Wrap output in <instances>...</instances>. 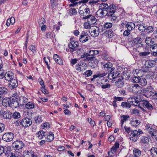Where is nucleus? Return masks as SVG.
<instances>
[{"instance_id":"obj_1","label":"nucleus","mask_w":157,"mask_h":157,"mask_svg":"<svg viewBox=\"0 0 157 157\" xmlns=\"http://www.w3.org/2000/svg\"><path fill=\"white\" fill-rule=\"evenodd\" d=\"M117 9V6L114 5H110L107 9L106 15L110 17L111 20L114 21L117 19V17L115 14Z\"/></svg>"},{"instance_id":"obj_2","label":"nucleus","mask_w":157,"mask_h":157,"mask_svg":"<svg viewBox=\"0 0 157 157\" xmlns=\"http://www.w3.org/2000/svg\"><path fill=\"white\" fill-rule=\"evenodd\" d=\"M143 133V132L140 129H139L138 130H132L129 135L130 139L133 142H136L139 139L140 135Z\"/></svg>"},{"instance_id":"obj_3","label":"nucleus","mask_w":157,"mask_h":157,"mask_svg":"<svg viewBox=\"0 0 157 157\" xmlns=\"http://www.w3.org/2000/svg\"><path fill=\"white\" fill-rule=\"evenodd\" d=\"M108 78L112 80L116 78L120 74V72L116 70L114 68H112L108 71Z\"/></svg>"},{"instance_id":"obj_4","label":"nucleus","mask_w":157,"mask_h":157,"mask_svg":"<svg viewBox=\"0 0 157 157\" xmlns=\"http://www.w3.org/2000/svg\"><path fill=\"white\" fill-rule=\"evenodd\" d=\"M68 52H72L77 50V48L79 46V43L76 41H71L68 45Z\"/></svg>"},{"instance_id":"obj_5","label":"nucleus","mask_w":157,"mask_h":157,"mask_svg":"<svg viewBox=\"0 0 157 157\" xmlns=\"http://www.w3.org/2000/svg\"><path fill=\"white\" fill-rule=\"evenodd\" d=\"M10 106L12 108H16L19 106L18 99L15 97H11L10 100Z\"/></svg>"},{"instance_id":"obj_6","label":"nucleus","mask_w":157,"mask_h":157,"mask_svg":"<svg viewBox=\"0 0 157 157\" xmlns=\"http://www.w3.org/2000/svg\"><path fill=\"white\" fill-rule=\"evenodd\" d=\"M128 102L131 104L138 106L143 111H145L144 109L140 106V103L136 98H130L128 99Z\"/></svg>"},{"instance_id":"obj_7","label":"nucleus","mask_w":157,"mask_h":157,"mask_svg":"<svg viewBox=\"0 0 157 157\" xmlns=\"http://www.w3.org/2000/svg\"><path fill=\"white\" fill-rule=\"evenodd\" d=\"M131 90L134 93H143L144 88L141 87L138 84H134L132 86Z\"/></svg>"},{"instance_id":"obj_8","label":"nucleus","mask_w":157,"mask_h":157,"mask_svg":"<svg viewBox=\"0 0 157 157\" xmlns=\"http://www.w3.org/2000/svg\"><path fill=\"white\" fill-rule=\"evenodd\" d=\"M146 129L152 136H157V131L155 130L151 126V125L148 124L146 125Z\"/></svg>"},{"instance_id":"obj_9","label":"nucleus","mask_w":157,"mask_h":157,"mask_svg":"<svg viewBox=\"0 0 157 157\" xmlns=\"http://www.w3.org/2000/svg\"><path fill=\"white\" fill-rule=\"evenodd\" d=\"M89 32L92 36L96 37L98 36L99 33L98 28L96 26H92L90 28Z\"/></svg>"},{"instance_id":"obj_10","label":"nucleus","mask_w":157,"mask_h":157,"mask_svg":"<svg viewBox=\"0 0 157 157\" xmlns=\"http://www.w3.org/2000/svg\"><path fill=\"white\" fill-rule=\"evenodd\" d=\"M13 137V134L12 133H6L3 135L2 139L6 142H9L12 140Z\"/></svg>"},{"instance_id":"obj_11","label":"nucleus","mask_w":157,"mask_h":157,"mask_svg":"<svg viewBox=\"0 0 157 157\" xmlns=\"http://www.w3.org/2000/svg\"><path fill=\"white\" fill-rule=\"evenodd\" d=\"M82 18L83 19H87V21L92 24H95L97 21V19L95 17L92 15L83 17Z\"/></svg>"},{"instance_id":"obj_12","label":"nucleus","mask_w":157,"mask_h":157,"mask_svg":"<svg viewBox=\"0 0 157 157\" xmlns=\"http://www.w3.org/2000/svg\"><path fill=\"white\" fill-rule=\"evenodd\" d=\"M87 64L83 62H80L76 66V69L79 72L83 71L86 69Z\"/></svg>"},{"instance_id":"obj_13","label":"nucleus","mask_w":157,"mask_h":157,"mask_svg":"<svg viewBox=\"0 0 157 157\" xmlns=\"http://www.w3.org/2000/svg\"><path fill=\"white\" fill-rule=\"evenodd\" d=\"M32 123V121L28 118H25L21 121V124L24 127H25L29 126Z\"/></svg>"},{"instance_id":"obj_14","label":"nucleus","mask_w":157,"mask_h":157,"mask_svg":"<svg viewBox=\"0 0 157 157\" xmlns=\"http://www.w3.org/2000/svg\"><path fill=\"white\" fill-rule=\"evenodd\" d=\"M23 143L22 141L16 140L12 144V147L17 150H19L23 148Z\"/></svg>"},{"instance_id":"obj_15","label":"nucleus","mask_w":157,"mask_h":157,"mask_svg":"<svg viewBox=\"0 0 157 157\" xmlns=\"http://www.w3.org/2000/svg\"><path fill=\"white\" fill-rule=\"evenodd\" d=\"M18 85L17 81L14 79H12V80L10 81V82L8 84V87L11 90L16 88Z\"/></svg>"},{"instance_id":"obj_16","label":"nucleus","mask_w":157,"mask_h":157,"mask_svg":"<svg viewBox=\"0 0 157 157\" xmlns=\"http://www.w3.org/2000/svg\"><path fill=\"white\" fill-rule=\"evenodd\" d=\"M140 103L145 108H147L149 110H152L153 109V106L149 103V101L147 100H143L140 101Z\"/></svg>"},{"instance_id":"obj_17","label":"nucleus","mask_w":157,"mask_h":157,"mask_svg":"<svg viewBox=\"0 0 157 157\" xmlns=\"http://www.w3.org/2000/svg\"><path fill=\"white\" fill-rule=\"evenodd\" d=\"M89 36V35L85 32H82L79 37V40L82 43H84L88 40Z\"/></svg>"},{"instance_id":"obj_18","label":"nucleus","mask_w":157,"mask_h":157,"mask_svg":"<svg viewBox=\"0 0 157 157\" xmlns=\"http://www.w3.org/2000/svg\"><path fill=\"white\" fill-rule=\"evenodd\" d=\"M89 59L90 60L89 64L91 67H94L96 66L99 62V60L95 57H91Z\"/></svg>"},{"instance_id":"obj_19","label":"nucleus","mask_w":157,"mask_h":157,"mask_svg":"<svg viewBox=\"0 0 157 157\" xmlns=\"http://www.w3.org/2000/svg\"><path fill=\"white\" fill-rule=\"evenodd\" d=\"M145 42L147 45L150 46L151 47H152L156 44L155 43V39L151 37L147 38L145 40Z\"/></svg>"},{"instance_id":"obj_20","label":"nucleus","mask_w":157,"mask_h":157,"mask_svg":"<svg viewBox=\"0 0 157 157\" xmlns=\"http://www.w3.org/2000/svg\"><path fill=\"white\" fill-rule=\"evenodd\" d=\"M112 23L110 22H106L105 23L103 26L102 30L101 31L102 32V34H104L107 32V30L108 29L111 28L112 26Z\"/></svg>"},{"instance_id":"obj_21","label":"nucleus","mask_w":157,"mask_h":157,"mask_svg":"<svg viewBox=\"0 0 157 157\" xmlns=\"http://www.w3.org/2000/svg\"><path fill=\"white\" fill-rule=\"evenodd\" d=\"M13 73L11 71H8L6 72L5 74V79L8 81H10L12 80L13 78Z\"/></svg>"},{"instance_id":"obj_22","label":"nucleus","mask_w":157,"mask_h":157,"mask_svg":"<svg viewBox=\"0 0 157 157\" xmlns=\"http://www.w3.org/2000/svg\"><path fill=\"white\" fill-rule=\"evenodd\" d=\"M47 136L45 137L46 140L47 142H50L52 141L54 139V135L53 133L51 132L47 133Z\"/></svg>"},{"instance_id":"obj_23","label":"nucleus","mask_w":157,"mask_h":157,"mask_svg":"<svg viewBox=\"0 0 157 157\" xmlns=\"http://www.w3.org/2000/svg\"><path fill=\"white\" fill-rule=\"evenodd\" d=\"M119 79L116 82V85L118 88H121L124 85V82L123 81V78L122 76H119Z\"/></svg>"},{"instance_id":"obj_24","label":"nucleus","mask_w":157,"mask_h":157,"mask_svg":"<svg viewBox=\"0 0 157 157\" xmlns=\"http://www.w3.org/2000/svg\"><path fill=\"white\" fill-rule=\"evenodd\" d=\"M144 71L142 70L137 69L133 71V74L134 76L137 75V77H141L143 75Z\"/></svg>"},{"instance_id":"obj_25","label":"nucleus","mask_w":157,"mask_h":157,"mask_svg":"<svg viewBox=\"0 0 157 157\" xmlns=\"http://www.w3.org/2000/svg\"><path fill=\"white\" fill-rule=\"evenodd\" d=\"M150 49L152 52L151 54L154 56H157V44L151 47Z\"/></svg>"},{"instance_id":"obj_26","label":"nucleus","mask_w":157,"mask_h":157,"mask_svg":"<svg viewBox=\"0 0 157 157\" xmlns=\"http://www.w3.org/2000/svg\"><path fill=\"white\" fill-rule=\"evenodd\" d=\"M33 155L34 153L32 151H25L23 152V157H33Z\"/></svg>"},{"instance_id":"obj_27","label":"nucleus","mask_w":157,"mask_h":157,"mask_svg":"<svg viewBox=\"0 0 157 157\" xmlns=\"http://www.w3.org/2000/svg\"><path fill=\"white\" fill-rule=\"evenodd\" d=\"M54 59L56 62L59 64H62L63 62L62 59H61L59 56L57 54H54L53 56Z\"/></svg>"},{"instance_id":"obj_28","label":"nucleus","mask_w":157,"mask_h":157,"mask_svg":"<svg viewBox=\"0 0 157 157\" xmlns=\"http://www.w3.org/2000/svg\"><path fill=\"white\" fill-rule=\"evenodd\" d=\"M103 65V68L105 70H107L108 71H109V70L112 68V64L109 62H108L106 63H102Z\"/></svg>"},{"instance_id":"obj_29","label":"nucleus","mask_w":157,"mask_h":157,"mask_svg":"<svg viewBox=\"0 0 157 157\" xmlns=\"http://www.w3.org/2000/svg\"><path fill=\"white\" fill-rule=\"evenodd\" d=\"M11 113L10 111H4L2 113L3 118L6 119H10L11 117Z\"/></svg>"},{"instance_id":"obj_30","label":"nucleus","mask_w":157,"mask_h":157,"mask_svg":"<svg viewBox=\"0 0 157 157\" xmlns=\"http://www.w3.org/2000/svg\"><path fill=\"white\" fill-rule=\"evenodd\" d=\"M109 6L107 4L105 3H102L100 5L99 9L106 13Z\"/></svg>"},{"instance_id":"obj_31","label":"nucleus","mask_w":157,"mask_h":157,"mask_svg":"<svg viewBox=\"0 0 157 157\" xmlns=\"http://www.w3.org/2000/svg\"><path fill=\"white\" fill-rule=\"evenodd\" d=\"M131 124L133 126H137L140 123V121L137 120L136 118H133L131 121Z\"/></svg>"},{"instance_id":"obj_32","label":"nucleus","mask_w":157,"mask_h":157,"mask_svg":"<svg viewBox=\"0 0 157 157\" xmlns=\"http://www.w3.org/2000/svg\"><path fill=\"white\" fill-rule=\"evenodd\" d=\"M155 59L154 60H147L146 61L145 64L148 67H152L154 66L155 64Z\"/></svg>"},{"instance_id":"obj_33","label":"nucleus","mask_w":157,"mask_h":157,"mask_svg":"<svg viewBox=\"0 0 157 157\" xmlns=\"http://www.w3.org/2000/svg\"><path fill=\"white\" fill-rule=\"evenodd\" d=\"M151 155L153 157H157V148L152 147L150 150Z\"/></svg>"},{"instance_id":"obj_34","label":"nucleus","mask_w":157,"mask_h":157,"mask_svg":"<svg viewBox=\"0 0 157 157\" xmlns=\"http://www.w3.org/2000/svg\"><path fill=\"white\" fill-rule=\"evenodd\" d=\"M128 30L131 31L134 29L135 27V25L132 22H128L126 25Z\"/></svg>"},{"instance_id":"obj_35","label":"nucleus","mask_w":157,"mask_h":157,"mask_svg":"<svg viewBox=\"0 0 157 157\" xmlns=\"http://www.w3.org/2000/svg\"><path fill=\"white\" fill-rule=\"evenodd\" d=\"M119 144L118 142H116L114 144V146H113L111 148V151L112 154L115 153L117 149L119 147Z\"/></svg>"},{"instance_id":"obj_36","label":"nucleus","mask_w":157,"mask_h":157,"mask_svg":"<svg viewBox=\"0 0 157 157\" xmlns=\"http://www.w3.org/2000/svg\"><path fill=\"white\" fill-rule=\"evenodd\" d=\"M47 133L43 131H40L37 133V137L39 139H42L43 137L46 136Z\"/></svg>"},{"instance_id":"obj_37","label":"nucleus","mask_w":157,"mask_h":157,"mask_svg":"<svg viewBox=\"0 0 157 157\" xmlns=\"http://www.w3.org/2000/svg\"><path fill=\"white\" fill-rule=\"evenodd\" d=\"M133 154L135 157H139L141 155V151L138 149L134 148L133 150Z\"/></svg>"},{"instance_id":"obj_38","label":"nucleus","mask_w":157,"mask_h":157,"mask_svg":"<svg viewBox=\"0 0 157 157\" xmlns=\"http://www.w3.org/2000/svg\"><path fill=\"white\" fill-rule=\"evenodd\" d=\"M7 89L4 87H0V94L2 96L6 94L8 92Z\"/></svg>"},{"instance_id":"obj_39","label":"nucleus","mask_w":157,"mask_h":157,"mask_svg":"<svg viewBox=\"0 0 157 157\" xmlns=\"http://www.w3.org/2000/svg\"><path fill=\"white\" fill-rule=\"evenodd\" d=\"M20 105H23L28 101V99L24 97H20L19 99Z\"/></svg>"},{"instance_id":"obj_40","label":"nucleus","mask_w":157,"mask_h":157,"mask_svg":"<svg viewBox=\"0 0 157 157\" xmlns=\"http://www.w3.org/2000/svg\"><path fill=\"white\" fill-rule=\"evenodd\" d=\"M107 75L106 73H98L97 75H94L93 76V77L91 78V80L93 81L95 79L98 77H102L105 76Z\"/></svg>"},{"instance_id":"obj_41","label":"nucleus","mask_w":157,"mask_h":157,"mask_svg":"<svg viewBox=\"0 0 157 157\" xmlns=\"http://www.w3.org/2000/svg\"><path fill=\"white\" fill-rule=\"evenodd\" d=\"M129 117V116L128 115H123L121 116V123L122 127L124 122L127 121Z\"/></svg>"},{"instance_id":"obj_42","label":"nucleus","mask_w":157,"mask_h":157,"mask_svg":"<svg viewBox=\"0 0 157 157\" xmlns=\"http://www.w3.org/2000/svg\"><path fill=\"white\" fill-rule=\"evenodd\" d=\"M10 98H6V99H4L2 101V104L4 106H7V105L8 106H10Z\"/></svg>"},{"instance_id":"obj_43","label":"nucleus","mask_w":157,"mask_h":157,"mask_svg":"<svg viewBox=\"0 0 157 157\" xmlns=\"http://www.w3.org/2000/svg\"><path fill=\"white\" fill-rule=\"evenodd\" d=\"M139 83L142 86H144L147 84V82L146 80L144 78H140Z\"/></svg>"},{"instance_id":"obj_44","label":"nucleus","mask_w":157,"mask_h":157,"mask_svg":"<svg viewBox=\"0 0 157 157\" xmlns=\"http://www.w3.org/2000/svg\"><path fill=\"white\" fill-rule=\"evenodd\" d=\"M133 41L136 44H141L142 42L141 39L140 37L134 38Z\"/></svg>"},{"instance_id":"obj_45","label":"nucleus","mask_w":157,"mask_h":157,"mask_svg":"<svg viewBox=\"0 0 157 157\" xmlns=\"http://www.w3.org/2000/svg\"><path fill=\"white\" fill-rule=\"evenodd\" d=\"M25 107L29 109H31L34 108V105L32 102H29L26 104Z\"/></svg>"},{"instance_id":"obj_46","label":"nucleus","mask_w":157,"mask_h":157,"mask_svg":"<svg viewBox=\"0 0 157 157\" xmlns=\"http://www.w3.org/2000/svg\"><path fill=\"white\" fill-rule=\"evenodd\" d=\"M153 89V87L151 86H149L146 89L144 88L143 93H148L152 91Z\"/></svg>"},{"instance_id":"obj_47","label":"nucleus","mask_w":157,"mask_h":157,"mask_svg":"<svg viewBox=\"0 0 157 157\" xmlns=\"http://www.w3.org/2000/svg\"><path fill=\"white\" fill-rule=\"evenodd\" d=\"M83 56V57L82 56V58L84 57L85 56H94V50H90L88 53L85 52Z\"/></svg>"},{"instance_id":"obj_48","label":"nucleus","mask_w":157,"mask_h":157,"mask_svg":"<svg viewBox=\"0 0 157 157\" xmlns=\"http://www.w3.org/2000/svg\"><path fill=\"white\" fill-rule=\"evenodd\" d=\"M4 149V152L5 154H8L10 151V147L8 146H5L4 147H3Z\"/></svg>"},{"instance_id":"obj_49","label":"nucleus","mask_w":157,"mask_h":157,"mask_svg":"<svg viewBox=\"0 0 157 157\" xmlns=\"http://www.w3.org/2000/svg\"><path fill=\"white\" fill-rule=\"evenodd\" d=\"M92 74V71L90 70H87L83 73L84 75L86 76V77H88L90 76Z\"/></svg>"},{"instance_id":"obj_50","label":"nucleus","mask_w":157,"mask_h":157,"mask_svg":"<svg viewBox=\"0 0 157 157\" xmlns=\"http://www.w3.org/2000/svg\"><path fill=\"white\" fill-rule=\"evenodd\" d=\"M146 27L144 25V24L143 25L140 24L138 26V29L140 31L143 32L146 29Z\"/></svg>"},{"instance_id":"obj_51","label":"nucleus","mask_w":157,"mask_h":157,"mask_svg":"<svg viewBox=\"0 0 157 157\" xmlns=\"http://www.w3.org/2000/svg\"><path fill=\"white\" fill-rule=\"evenodd\" d=\"M12 116L14 119H18L21 116L20 113L17 112H15L13 113Z\"/></svg>"},{"instance_id":"obj_52","label":"nucleus","mask_w":157,"mask_h":157,"mask_svg":"<svg viewBox=\"0 0 157 157\" xmlns=\"http://www.w3.org/2000/svg\"><path fill=\"white\" fill-rule=\"evenodd\" d=\"M83 6H81L80 7L79 9V13L82 16H83V17L86 16L84 14V12L83 11V10H84V8H83Z\"/></svg>"},{"instance_id":"obj_53","label":"nucleus","mask_w":157,"mask_h":157,"mask_svg":"<svg viewBox=\"0 0 157 157\" xmlns=\"http://www.w3.org/2000/svg\"><path fill=\"white\" fill-rule=\"evenodd\" d=\"M97 13L98 15H100L101 16L105 14L106 15V12L100 9L97 11Z\"/></svg>"},{"instance_id":"obj_54","label":"nucleus","mask_w":157,"mask_h":157,"mask_svg":"<svg viewBox=\"0 0 157 157\" xmlns=\"http://www.w3.org/2000/svg\"><path fill=\"white\" fill-rule=\"evenodd\" d=\"M148 141V138L145 136H142L141 139V143L145 144L147 143Z\"/></svg>"},{"instance_id":"obj_55","label":"nucleus","mask_w":157,"mask_h":157,"mask_svg":"<svg viewBox=\"0 0 157 157\" xmlns=\"http://www.w3.org/2000/svg\"><path fill=\"white\" fill-rule=\"evenodd\" d=\"M150 53V52L147 51L140 52L139 53V55L141 56H145L149 55Z\"/></svg>"},{"instance_id":"obj_56","label":"nucleus","mask_w":157,"mask_h":157,"mask_svg":"<svg viewBox=\"0 0 157 157\" xmlns=\"http://www.w3.org/2000/svg\"><path fill=\"white\" fill-rule=\"evenodd\" d=\"M45 20L43 18H41L39 19L38 23L39 25L40 26L44 24L45 22Z\"/></svg>"},{"instance_id":"obj_57","label":"nucleus","mask_w":157,"mask_h":157,"mask_svg":"<svg viewBox=\"0 0 157 157\" xmlns=\"http://www.w3.org/2000/svg\"><path fill=\"white\" fill-rule=\"evenodd\" d=\"M153 28L151 26H149L146 28V29L148 33H150L153 31Z\"/></svg>"},{"instance_id":"obj_58","label":"nucleus","mask_w":157,"mask_h":157,"mask_svg":"<svg viewBox=\"0 0 157 157\" xmlns=\"http://www.w3.org/2000/svg\"><path fill=\"white\" fill-rule=\"evenodd\" d=\"M69 12L72 15H75L77 13V12L76 9L71 8Z\"/></svg>"},{"instance_id":"obj_59","label":"nucleus","mask_w":157,"mask_h":157,"mask_svg":"<svg viewBox=\"0 0 157 157\" xmlns=\"http://www.w3.org/2000/svg\"><path fill=\"white\" fill-rule=\"evenodd\" d=\"M4 130V124L2 123H0V133L3 132Z\"/></svg>"},{"instance_id":"obj_60","label":"nucleus","mask_w":157,"mask_h":157,"mask_svg":"<svg viewBox=\"0 0 157 157\" xmlns=\"http://www.w3.org/2000/svg\"><path fill=\"white\" fill-rule=\"evenodd\" d=\"M132 80L134 83H139L140 79L136 76H135Z\"/></svg>"},{"instance_id":"obj_61","label":"nucleus","mask_w":157,"mask_h":157,"mask_svg":"<svg viewBox=\"0 0 157 157\" xmlns=\"http://www.w3.org/2000/svg\"><path fill=\"white\" fill-rule=\"evenodd\" d=\"M140 37L142 40V39L144 40L147 38L146 36V33H142L140 36Z\"/></svg>"},{"instance_id":"obj_62","label":"nucleus","mask_w":157,"mask_h":157,"mask_svg":"<svg viewBox=\"0 0 157 157\" xmlns=\"http://www.w3.org/2000/svg\"><path fill=\"white\" fill-rule=\"evenodd\" d=\"M101 84L102 85H101V86L103 89L109 88L110 86V84L109 83L105 85H103L102 83H101Z\"/></svg>"},{"instance_id":"obj_63","label":"nucleus","mask_w":157,"mask_h":157,"mask_svg":"<svg viewBox=\"0 0 157 157\" xmlns=\"http://www.w3.org/2000/svg\"><path fill=\"white\" fill-rule=\"evenodd\" d=\"M35 121L36 123H40L42 122V120L41 119V117H37L35 118Z\"/></svg>"},{"instance_id":"obj_64","label":"nucleus","mask_w":157,"mask_h":157,"mask_svg":"<svg viewBox=\"0 0 157 157\" xmlns=\"http://www.w3.org/2000/svg\"><path fill=\"white\" fill-rule=\"evenodd\" d=\"M63 106L64 107V109L70 107V106H71V104L69 102H67L66 105H65V104H63Z\"/></svg>"}]
</instances>
